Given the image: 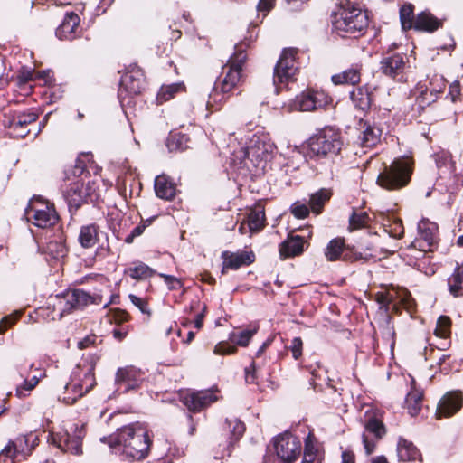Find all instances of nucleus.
<instances>
[{
	"instance_id": "obj_1",
	"label": "nucleus",
	"mask_w": 463,
	"mask_h": 463,
	"mask_svg": "<svg viewBox=\"0 0 463 463\" xmlns=\"http://www.w3.org/2000/svg\"><path fill=\"white\" fill-rule=\"evenodd\" d=\"M112 439L109 446H118L123 455L134 460L145 458L151 445L148 429L141 422H134L118 429Z\"/></svg>"
},
{
	"instance_id": "obj_2",
	"label": "nucleus",
	"mask_w": 463,
	"mask_h": 463,
	"mask_svg": "<svg viewBox=\"0 0 463 463\" xmlns=\"http://www.w3.org/2000/svg\"><path fill=\"white\" fill-rule=\"evenodd\" d=\"M367 24L366 14L349 1L342 2L332 14L333 29L342 37H358Z\"/></svg>"
},
{
	"instance_id": "obj_3",
	"label": "nucleus",
	"mask_w": 463,
	"mask_h": 463,
	"mask_svg": "<svg viewBox=\"0 0 463 463\" xmlns=\"http://www.w3.org/2000/svg\"><path fill=\"white\" fill-rule=\"evenodd\" d=\"M245 44L240 43L235 46L234 54L228 60L227 63L222 67L223 77L220 83L216 84L213 92L209 96L208 105H212V101H222L223 96L219 98V91L224 95L230 93L237 87L241 80L242 65L246 61Z\"/></svg>"
},
{
	"instance_id": "obj_4",
	"label": "nucleus",
	"mask_w": 463,
	"mask_h": 463,
	"mask_svg": "<svg viewBox=\"0 0 463 463\" xmlns=\"http://www.w3.org/2000/svg\"><path fill=\"white\" fill-rule=\"evenodd\" d=\"M342 146L340 132L326 127L309 137L306 144V154L311 158H331L338 155Z\"/></svg>"
},
{
	"instance_id": "obj_5",
	"label": "nucleus",
	"mask_w": 463,
	"mask_h": 463,
	"mask_svg": "<svg viewBox=\"0 0 463 463\" xmlns=\"http://www.w3.org/2000/svg\"><path fill=\"white\" fill-rule=\"evenodd\" d=\"M412 165L409 157H399L390 165H383L377 177V184L388 191L405 187L411 181Z\"/></svg>"
},
{
	"instance_id": "obj_6",
	"label": "nucleus",
	"mask_w": 463,
	"mask_h": 463,
	"mask_svg": "<svg viewBox=\"0 0 463 463\" xmlns=\"http://www.w3.org/2000/svg\"><path fill=\"white\" fill-rule=\"evenodd\" d=\"M75 180L69 183L65 191V197L68 203L75 208L80 206L84 202L94 201L98 194H96L95 183L90 179L86 182L87 172L80 165H76L73 170Z\"/></svg>"
},
{
	"instance_id": "obj_7",
	"label": "nucleus",
	"mask_w": 463,
	"mask_h": 463,
	"mask_svg": "<svg viewBox=\"0 0 463 463\" xmlns=\"http://www.w3.org/2000/svg\"><path fill=\"white\" fill-rule=\"evenodd\" d=\"M96 384L94 364L77 367L71 376V381L65 385L62 401L66 404H73L76 401L89 392Z\"/></svg>"
},
{
	"instance_id": "obj_8",
	"label": "nucleus",
	"mask_w": 463,
	"mask_h": 463,
	"mask_svg": "<svg viewBox=\"0 0 463 463\" xmlns=\"http://www.w3.org/2000/svg\"><path fill=\"white\" fill-rule=\"evenodd\" d=\"M84 436V425L73 423L60 432L50 433L48 440L64 452L79 455Z\"/></svg>"
},
{
	"instance_id": "obj_9",
	"label": "nucleus",
	"mask_w": 463,
	"mask_h": 463,
	"mask_svg": "<svg viewBox=\"0 0 463 463\" xmlns=\"http://www.w3.org/2000/svg\"><path fill=\"white\" fill-rule=\"evenodd\" d=\"M274 150V144L265 135H253L244 151L243 164L250 168L249 162L255 167L265 164L271 156Z\"/></svg>"
},
{
	"instance_id": "obj_10",
	"label": "nucleus",
	"mask_w": 463,
	"mask_h": 463,
	"mask_svg": "<svg viewBox=\"0 0 463 463\" xmlns=\"http://www.w3.org/2000/svg\"><path fill=\"white\" fill-rule=\"evenodd\" d=\"M25 217L39 228H48L58 221V214L52 203L41 198H33L25 209Z\"/></svg>"
},
{
	"instance_id": "obj_11",
	"label": "nucleus",
	"mask_w": 463,
	"mask_h": 463,
	"mask_svg": "<svg viewBox=\"0 0 463 463\" xmlns=\"http://www.w3.org/2000/svg\"><path fill=\"white\" fill-rule=\"evenodd\" d=\"M57 302L54 304L58 311L59 318L72 310L81 309L86 306L94 303L95 298L82 289H69L61 295L56 296Z\"/></svg>"
},
{
	"instance_id": "obj_12",
	"label": "nucleus",
	"mask_w": 463,
	"mask_h": 463,
	"mask_svg": "<svg viewBox=\"0 0 463 463\" xmlns=\"http://www.w3.org/2000/svg\"><path fill=\"white\" fill-rule=\"evenodd\" d=\"M275 453L280 463H293L301 452L300 440L288 432L277 436L273 439Z\"/></svg>"
},
{
	"instance_id": "obj_13",
	"label": "nucleus",
	"mask_w": 463,
	"mask_h": 463,
	"mask_svg": "<svg viewBox=\"0 0 463 463\" xmlns=\"http://www.w3.org/2000/svg\"><path fill=\"white\" fill-rule=\"evenodd\" d=\"M331 101V98L322 90H307L292 99L289 108L297 111H312L325 108Z\"/></svg>"
},
{
	"instance_id": "obj_14",
	"label": "nucleus",
	"mask_w": 463,
	"mask_h": 463,
	"mask_svg": "<svg viewBox=\"0 0 463 463\" xmlns=\"http://www.w3.org/2000/svg\"><path fill=\"white\" fill-rule=\"evenodd\" d=\"M418 237L411 242L410 248L417 250L420 254L432 251L438 241V226L435 222L422 220L418 224Z\"/></svg>"
},
{
	"instance_id": "obj_15",
	"label": "nucleus",
	"mask_w": 463,
	"mask_h": 463,
	"mask_svg": "<svg viewBox=\"0 0 463 463\" xmlns=\"http://www.w3.org/2000/svg\"><path fill=\"white\" fill-rule=\"evenodd\" d=\"M297 51L293 48L285 49L275 68H274V83H286L293 80L296 72V57Z\"/></svg>"
},
{
	"instance_id": "obj_16",
	"label": "nucleus",
	"mask_w": 463,
	"mask_h": 463,
	"mask_svg": "<svg viewBox=\"0 0 463 463\" xmlns=\"http://www.w3.org/2000/svg\"><path fill=\"white\" fill-rule=\"evenodd\" d=\"M144 376L145 373L135 366L120 367L116 372L115 383L118 390L123 389V392H128L139 388Z\"/></svg>"
},
{
	"instance_id": "obj_17",
	"label": "nucleus",
	"mask_w": 463,
	"mask_h": 463,
	"mask_svg": "<svg viewBox=\"0 0 463 463\" xmlns=\"http://www.w3.org/2000/svg\"><path fill=\"white\" fill-rule=\"evenodd\" d=\"M144 89V75L139 68H132L121 77L118 97L121 101L126 96L137 95Z\"/></svg>"
},
{
	"instance_id": "obj_18",
	"label": "nucleus",
	"mask_w": 463,
	"mask_h": 463,
	"mask_svg": "<svg viewBox=\"0 0 463 463\" xmlns=\"http://www.w3.org/2000/svg\"><path fill=\"white\" fill-rule=\"evenodd\" d=\"M463 406V395L460 391L447 392L439 400L436 418H449L458 412Z\"/></svg>"
},
{
	"instance_id": "obj_19",
	"label": "nucleus",
	"mask_w": 463,
	"mask_h": 463,
	"mask_svg": "<svg viewBox=\"0 0 463 463\" xmlns=\"http://www.w3.org/2000/svg\"><path fill=\"white\" fill-rule=\"evenodd\" d=\"M364 428L366 432L374 436V439H370L366 433H364L362 437L365 453L370 455L375 449L376 441L384 436L386 430L383 423L374 417H371L366 420Z\"/></svg>"
},
{
	"instance_id": "obj_20",
	"label": "nucleus",
	"mask_w": 463,
	"mask_h": 463,
	"mask_svg": "<svg viewBox=\"0 0 463 463\" xmlns=\"http://www.w3.org/2000/svg\"><path fill=\"white\" fill-rule=\"evenodd\" d=\"M217 400L216 395L212 391H200L186 393L183 396L184 404L194 411H198L210 405Z\"/></svg>"
},
{
	"instance_id": "obj_21",
	"label": "nucleus",
	"mask_w": 463,
	"mask_h": 463,
	"mask_svg": "<svg viewBox=\"0 0 463 463\" xmlns=\"http://www.w3.org/2000/svg\"><path fill=\"white\" fill-rule=\"evenodd\" d=\"M223 267L225 269H238L241 266L250 265L254 261V254L250 251L222 252Z\"/></svg>"
},
{
	"instance_id": "obj_22",
	"label": "nucleus",
	"mask_w": 463,
	"mask_h": 463,
	"mask_svg": "<svg viewBox=\"0 0 463 463\" xmlns=\"http://www.w3.org/2000/svg\"><path fill=\"white\" fill-rule=\"evenodd\" d=\"M80 17L75 13H67L62 23L56 29L55 34L60 40H73L80 24Z\"/></svg>"
},
{
	"instance_id": "obj_23",
	"label": "nucleus",
	"mask_w": 463,
	"mask_h": 463,
	"mask_svg": "<svg viewBox=\"0 0 463 463\" xmlns=\"http://www.w3.org/2000/svg\"><path fill=\"white\" fill-rule=\"evenodd\" d=\"M361 64H353L350 68L334 74L331 80L335 85H356L361 80Z\"/></svg>"
},
{
	"instance_id": "obj_24",
	"label": "nucleus",
	"mask_w": 463,
	"mask_h": 463,
	"mask_svg": "<svg viewBox=\"0 0 463 463\" xmlns=\"http://www.w3.org/2000/svg\"><path fill=\"white\" fill-rule=\"evenodd\" d=\"M306 243L307 241L303 237L290 234L280 245V255L284 258L299 255L304 251Z\"/></svg>"
},
{
	"instance_id": "obj_25",
	"label": "nucleus",
	"mask_w": 463,
	"mask_h": 463,
	"mask_svg": "<svg viewBox=\"0 0 463 463\" xmlns=\"http://www.w3.org/2000/svg\"><path fill=\"white\" fill-rule=\"evenodd\" d=\"M404 67V58L401 54L385 57L381 61V70L383 73L392 78H395L402 73Z\"/></svg>"
},
{
	"instance_id": "obj_26",
	"label": "nucleus",
	"mask_w": 463,
	"mask_h": 463,
	"mask_svg": "<svg viewBox=\"0 0 463 463\" xmlns=\"http://www.w3.org/2000/svg\"><path fill=\"white\" fill-rule=\"evenodd\" d=\"M442 22L435 17L431 13L423 11L420 13L415 18L414 28L417 31H424L432 33L440 27Z\"/></svg>"
},
{
	"instance_id": "obj_27",
	"label": "nucleus",
	"mask_w": 463,
	"mask_h": 463,
	"mask_svg": "<svg viewBox=\"0 0 463 463\" xmlns=\"http://www.w3.org/2000/svg\"><path fill=\"white\" fill-rule=\"evenodd\" d=\"M99 238V227L94 223H90L80 227L78 241L82 248L89 249L94 247L97 244Z\"/></svg>"
},
{
	"instance_id": "obj_28",
	"label": "nucleus",
	"mask_w": 463,
	"mask_h": 463,
	"mask_svg": "<svg viewBox=\"0 0 463 463\" xmlns=\"http://www.w3.org/2000/svg\"><path fill=\"white\" fill-rule=\"evenodd\" d=\"M38 116L34 112L19 113L14 117L10 123V128L14 130L17 137H26L30 130L19 131L20 128H26L28 125L34 123Z\"/></svg>"
},
{
	"instance_id": "obj_29",
	"label": "nucleus",
	"mask_w": 463,
	"mask_h": 463,
	"mask_svg": "<svg viewBox=\"0 0 463 463\" xmlns=\"http://www.w3.org/2000/svg\"><path fill=\"white\" fill-rule=\"evenodd\" d=\"M397 456L401 461H414L421 459L419 449L412 442L400 438L397 444Z\"/></svg>"
},
{
	"instance_id": "obj_30",
	"label": "nucleus",
	"mask_w": 463,
	"mask_h": 463,
	"mask_svg": "<svg viewBox=\"0 0 463 463\" xmlns=\"http://www.w3.org/2000/svg\"><path fill=\"white\" fill-rule=\"evenodd\" d=\"M155 192L159 198L171 200L175 194V185L166 175H161L155 179Z\"/></svg>"
},
{
	"instance_id": "obj_31",
	"label": "nucleus",
	"mask_w": 463,
	"mask_h": 463,
	"mask_svg": "<svg viewBox=\"0 0 463 463\" xmlns=\"http://www.w3.org/2000/svg\"><path fill=\"white\" fill-rule=\"evenodd\" d=\"M449 292L454 298L463 297V263L458 265L453 273L448 278Z\"/></svg>"
},
{
	"instance_id": "obj_32",
	"label": "nucleus",
	"mask_w": 463,
	"mask_h": 463,
	"mask_svg": "<svg viewBox=\"0 0 463 463\" xmlns=\"http://www.w3.org/2000/svg\"><path fill=\"white\" fill-rule=\"evenodd\" d=\"M322 456L315 445V437L309 433L305 439L302 463H322Z\"/></svg>"
},
{
	"instance_id": "obj_33",
	"label": "nucleus",
	"mask_w": 463,
	"mask_h": 463,
	"mask_svg": "<svg viewBox=\"0 0 463 463\" xmlns=\"http://www.w3.org/2000/svg\"><path fill=\"white\" fill-rule=\"evenodd\" d=\"M381 130L371 125L364 124L362 135L359 137L361 145L365 147H372L380 141Z\"/></svg>"
},
{
	"instance_id": "obj_34",
	"label": "nucleus",
	"mask_w": 463,
	"mask_h": 463,
	"mask_svg": "<svg viewBox=\"0 0 463 463\" xmlns=\"http://www.w3.org/2000/svg\"><path fill=\"white\" fill-rule=\"evenodd\" d=\"M350 98L354 106L361 110H366L371 106V96L365 88L353 90L350 93Z\"/></svg>"
},
{
	"instance_id": "obj_35",
	"label": "nucleus",
	"mask_w": 463,
	"mask_h": 463,
	"mask_svg": "<svg viewBox=\"0 0 463 463\" xmlns=\"http://www.w3.org/2000/svg\"><path fill=\"white\" fill-rule=\"evenodd\" d=\"M248 229L250 232L260 231L264 227L265 212L262 208L251 210L248 214Z\"/></svg>"
},
{
	"instance_id": "obj_36",
	"label": "nucleus",
	"mask_w": 463,
	"mask_h": 463,
	"mask_svg": "<svg viewBox=\"0 0 463 463\" xmlns=\"http://www.w3.org/2000/svg\"><path fill=\"white\" fill-rule=\"evenodd\" d=\"M184 90V85L181 82L164 85L159 90L156 100L158 104H162L173 99L175 95Z\"/></svg>"
},
{
	"instance_id": "obj_37",
	"label": "nucleus",
	"mask_w": 463,
	"mask_h": 463,
	"mask_svg": "<svg viewBox=\"0 0 463 463\" xmlns=\"http://www.w3.org/2000/svg\"><path fill=\"white\" fill-rule=\"evenodd\" d=\"M422 392L419 390L412 389L406 396L405 403L409 413L416 416L421 409Z\"/></svg>"
},
{
	"instance_id": "obj_38",
	"label": "nucleus",
	"mask_w": 463,
	"mask_h": 463,
	"mask_svg": "<svg viewBox=\"0 0 463 463\" xmlns=\"http://www.w3.org/2000/svg\"><path fill=\"white\" fill-rule=\"evenodd\" d=\"M188 137L181 133H171L166 141V146L170 152L183 151L188 148Z\"/></svg>"
},
{
	"instance_id": "obj_39",
	"label": "nucleus",
	"mask_w": 463,
	"mask_h": 463,
	"mask_svg": "<svg viewBox=\"0 0 463 463\" xmlns=\"http://www.w3.org/2000/svg\"><path fill=\"white\" fill-rule=\"evenodd\" d=\"M344 250V241L342 239H334L326 246L325 255L327 260L335 261L338 260Z\"/></svg>"
},
{
	"instance_id": "obj_40",
	"label": "nucleus",
	"mask_w": 463,
	"mask_h": 463,
	"mask_svg": "<svg viewBox=\"0 0 463 463\" xmlns=\"http://www.w3.org/2000/svg\"><path fill=\"white\" fill-rule=\"evenodd\" d=\"M330 198V193L326 190H320L316 194H312L309 200L311 210L317 214L321 213L326 201Z\"/></svg>"
},
{
	"instance_id": "obj_41",
	"label": "nucleus",
	"mask_w": 463,
	"mask_h": 463,
	"mask_svg": "<svg viewBox=\"0 0 463 463\" xmlns=\"http://www.w3.org/2000/svg\"><path fill=\"white\" fill-rule=\"evenodd\" d=\"M400 20L403 30L411 29L414 25L413 5H403L400 9Z\"/></svg>"
},
{
	"instance_id": "obj_42",
	"label": "nucleus",
	"mask_w": 463,
	"mask_h": 463,
	"mask_svg": "<svg viewBox=\"0 0 463 463\" xmlns=\"http://www.w3.org/2000/svg\"><path fill=\"white\" fill-rule=\"evenodd\" d=\"M258 327L254 326L250 329L241 330L240 333H232L229 339L238 345L247 346L250 338L257 333Z\"/></svg>"
},
{
	"instance_id": "obj_43",
	"label": "nucleus",
	"mask_w": 463,
	"mask_h": 463,
	"mask_svg": "<svg viewBox=\"0 0 463 463\" xmlns=\"http://www.w3.org/2000/svg\"><path fill=\"white\" fill-rule=\"evenodd\" d=\"M225 425L232 434V439L234 441L238 440L245 431L244 424L237 418L226 419Z\"/></svg>"
},
{
	"instance_id": "obj_44",
	"label": "nucleus",
	"mask_w": 463,
	"mask_h": 463,
	"mask_svg": "<svg viewBox=\"0 0 463 463\" xmlns=\"http://www.w3.org/2000/svg\"><path fill=\"white\" fill-rule=\"evenodd\" d=\"M25 442L24 438H17L14 441H9L8 444L2 449L0 456H5L8 458H14L20 449L23 448V444Z\"/></svg>"
},
{
	"instance_id": "obj_45",
	"label": "nucleus",
	"mask_w": 463,
	"mask_h": 463,
	"mask_svg": "<svg viewBox=\"0 0 463 463\" xmlns=\"http://www.w3.org/2000/svg\"><path fill=\"white\" fill-rule=\"evenodd\" d=\"M154 271L145 263H138L133 268L128 269V274L131 278L136 279H143L153 275Z\"/></svg>"
},
{
	"instance_id": "obj_46",
	"label": "nucleus",
	"mask_w": 463,
	"mask_h": 463,
	"mask_svg": "<svg viewBox=\"0 0 463 463\" xmlns=\"http://www.w3.org/2000/svg\"><path fill=\"white\" fill-rule=\"evenodd\" d=\"M396 292L394 290H389L386 292H378L375 295V300L378 304H380L382 308L385 309L387 313L389 310V306L395 300Z\"/></svg>"
},
{
	"instance_id": "obj_47",
	"label": "nucleus",
	"mask_w": 463,
	"mask_h": 463,
	"mask_svg": "<svg viewBox=\"0 0 463 463\" xmlns=\"http://www.w3.org/2000/svg\"><path fill=\"white\" fill-rule=\"evenodd\" d=\"M369 222L370 217L365 212L354 213L349 218L350 228L353 230L364 227Z\"/></svg>"
},
{
	"instance_id": "obj_48",
	"label": "nucleus",
	"mask_w": 463,
	"mask_h": 463,
	"mask_svg": "<svg viewBox=\"0 0 463 463\" xmlns=\"http://www.w3.org/2000/svg\"><path fill=\"white\" fill-rule=\"evenodd\" d=\"M450 333V319L448 317L441 316L437 321L435 335L440 338H447Z\"/></svg>"
},
{
	"instance_id": "obj_49",
	"label": "nucleus",
	"mask_w": 463,
	"mask_h": 463,
	"mask_svg": "<svg viewBox=\"0 0 463 463\" xmlns=\"http://www.w3.org/2000/svg\"><path fill=\"white\" fill-rule=\"evenodd\" d=\"M34 388V385L29 380H24L22 384L16 387L15 395L20 399L25 398Z\"/></svg>"
},
{
	"instance_id": "obj_50",
	"label": "nucleus",
	"mask_w": 463,
	"mask_h": 463,
	"mask_svg": "<svg viewBox=\"0 0 463 463\" xmlns=\"http://www.w3.org/2000/svg\"><path fill=\"white\" fill-rule=\"evenodd\" d=\"M159 276L164 279L165 283L167 285L169 290H175L182 288L181 280L174 276L160 273Z\"/></svg>"
},
{
	"instance_id": "obj_51",
	"label": "nucleus",
	"mask_w": 463,
	"mask_h": 463,
	"mask_svg": "<svg viewBox=\"0 0 463 463\" xmlns=\"http://www.w3.org/2000/svg\"><path fill=\"white\" fill-rule=\"evenodd\" d=\"M20 312H15L14 314L3 317L0 321V334H4L9 326L14 324L20 317Z\"/></svg>"
},
{
	"instance_id": "obj_52",
	"label": "nucleus",
	"mask_w": 463,
	"mask_h": 463,
	"mask_svg": "<svg viewBox=\"0 0 463 463\" xmlns=\"http://www.w3.org/2000/svg\"><path fill=\"white\" fill-rule=\"evenodd\" d=\"M383 335L389 339L392 340V345H393V338L395 335L394 326L392 322V318L390 316L386 315L385 320H384V326L383 329Z\"/></svg>"
},
{
	"instance_id": "obj_53",
	"label": "nucleus",
	"mask_w": 463,
	"mask_h": 463,
	"mask_svg": "<svg viewBox=\"0 0 463 463\" xmlns=\"http://www.w3.org/2000/svg\"><path fill=\"white\" fill-rule=\"evenodd\" d=\"M291 213L295 217L302 219L308 215L309 208L306 204L295 203L291 206Z\"/></svg>"
},
{
	"instance_id": "obj_54",
	"label": "nucleus",
	"mask_w": 463,
	"mask_h": 463,
	"mask_svg": "<svg viewBox=\"0 0 463 463\" xmlns=\"http://www.w3.org/2000/svg\"><path fill=\"white\" fill-rule=\"evenodd\" d=\"M303 342L300 337H294L289 346L293 358L298 360L302 355Z\"/></svg>"
},
{
	"instance_id": "obj_55",
	"label": "nucleus",
	"mask_w": 463,
	"mask_h": 463,
	"mask_svg": "<svg viewBox=\"0 0 463 463\" xmlns=\"http://www.w3.org/2000/svg\"><path fill=\"white\" fill-rule=\"evenodd\" d=\"M128 298L131 303L135 305L142 313L149 314L148 304L144 298H141L133 294H130Z\"/></svg>"
},
{
	"instance_id": "obj_56",
	"label": "nucleus",
	"mask_w": 463,
	"mask_h": 463,
	"mask_svg": "<svg viewBox=\"0 0 463 463\" xmlns=\"http://www.w3.org/2000/svg\"><path fill=\"white\" fill-rule=\"evenodd\" d=\"M235 346L230 345L225 342H220L215 345L213 353L215 354H230L235 353Z\"/></svg>"
},
{
	"instance_id": "obj_57",
	"label": "nucleus",
	"mask_w": 463,
	"mask_h": 463,
	"mask_svg": "<svg viewBox=\"0 0 463 463\" xmlns=\"http://www.w3.org/2000/svg\"><path fill=\"white\" fill-rule=\"evenodd\" d=\"M256 364L252 362L249 367L245 368V380L247 383H253L256 380Z\"/></svg>"
},
{
	"instance_id": "obj_58",
	"label": "nucleus",
	"mask_w": 463,
	"mask_h": 463,
	"mask_svg": "<svg viewBox=\"0 0 463 463\" xmlns=\"http://www.w3.org/2000/svg\"><path fill=\"white\" fill-rule=\"evenodd\" d=\"M33 74H34V72L31 69L23 68L19 71L18 79H19L20 82L25 83V82H28L34 79Z\"/></svg>"
},
{
	"instance_id": "obj_59",
	"label": "nucleus",
	"mask_w": 463,
	"mask_h": 463,
	"mask_svg": "<svg viewBox=\"0 0 463 463\" xmlns=\"http://www.w3.org/2000/svg\"><path fill=\"white\" fill-rule=\"evenodd\" d=\"M404 232L403 226L401 220L393 222V227L390 231V235L393 238H401Z\"/></svg>"
},
{
	"instance_id": "obj_60",
	"label": "nucleus",
	"mask_w": 463,
	"mask_h": 463,
	"mask_svg": "<svg viewBox=\"0 0 463 463\" xmlns=\"http://www.w3.org/2000/svg\"><path fill=\"white\" fill-rule=\"evenodd\" d=\"M275 0H260L258 4V10L261 12H269L274 4Z\"/></svg>"
},
{
	"instance_id": "obj_61",
	"label": "nucleus",
	"mask_w": 463,
	"mask_h": 463,
	"mask_svg": "<svg viewBox=\"0 0 463 463\" xmlns=\"http://www.w3.org/2000/svg\"><path fill=\"white\" fill-rule=\"evenodd\" d=\"M204 311H205V307H203V310L196 316V318L194 320V327L197 329L202 328V326L203 325Z\"/></svg>"
},
{
	"instance_id": "obj_62",
	"label": "nucleus",
	"mask_w": 463,
	"mask_h": 463,
	"mask_svg": "<svg viewBox=\"0 0 463 463\" xmlns=\"http://www.w3.org/2000/svg\"><path fill=\"white\" fill-rule=\"evenodd\" d=\"M342 463H354V455L349 451L342 453Z\"/></svg>"
},
{
	"instance_id": "obj_63",
	"label": "nucleus",
	"mask_w": 463,
	"mask_h": 463,
	"mask_svg": "<svg viewBox=\"0 0 463 463\" xmlns=\"http://www.w3.org/2000/svg\"><path fill=\"white\" fill-rule=\"evenodd\" d=\"M93 341H94L93 336H87L86 338H84L83 340H81L78 343V346L80 349L87 348L93 343Z\"/></svg>"
},
{
	"instance_id": "obj_64",
	"label": "nucleus",
	"mask_w": 463,
	"mask_h": 463,
	"mask_svg": "<svg viewBox=\"0 0 463 463\" xmlns=\"http://www.w3.org/2000/svg\"><path fill=\"white\" fill-rule=\"evenodd\" d=\"M309 0H287L288 4L291 6L292 10L298 9L302 5L306 4Z\"/></svg>"
}]
</instances>
